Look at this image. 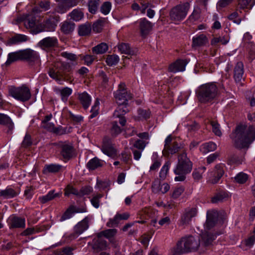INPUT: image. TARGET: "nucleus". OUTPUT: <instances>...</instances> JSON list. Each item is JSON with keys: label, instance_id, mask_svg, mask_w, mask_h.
<instances>
[{"label": "nucleus", "instance_id": "a18cd8bd", "mask_svg": "<svg viewBox=\"0 0 255 255\" xmlns=\"http://www.w3.org/2000/svg\"><path fill=\"white\" fill-rule=\"evenodd\" d=\"M170 165V163L169 161H167L162 167L159 175V178L160 180H164L166 178L167 173L168 172Z\"/></svg>", "mask_w": 255, "mask_h": 255}, {"label": "nucleus", "instance_id": "f8f14e48", "mask_svg": "<svg viewBox=\"0 0 255 255\" xmlns=\"http://www.w3.org/2000/svg\"><path fill=\"white\" fill-rule=\"evenodd\" d=\"M101 149L104 153L110 157L114 158L117 156V150L113 146L111 140L108 138L104 139Z\"/></svg>", "mask_w": 255, "mask_h": 255}, {"label": "nucleus", "instance_id": "6e6d98bb", "mask_svg": "<svg viewBox=\"0 0 255 255\" xmlns=\"http://www.w3.org/2000/svg\"><path fill=\"white\" fill-rule=\"evenodd\" d=\"M119 61V58L116 55H109L106 59V63L109 66H113L117 64Z\"/></svg>", "mask_w": 255, "mask_h": 255}, {"label": "nucleus", "instance_id": "8fccbe9b", "mask_svg": "<svg viewBox=\"0 0 255 255\" xmlns=\"http://www.w3.org/2000/svg\"><path fill=\"white\" fill-rule=\"evenodd\" d=\"M118 233V231L116 229H111L104 230L101 232V234L104 237L110 240L116 236Z\"/></svg>", "mask_w": 255, "mask_h": 255}, {"label": "nucleus", "instance_id": "2f4dec72", "mask_svg": "<svg viewBox=\"0 0 255 255\" xmlns=\"http://www.w3.org/2000/svg\"><path fill=\"white\" fill-rule=\"evenodd\" d=\"M229 194L225 191H221L215 194L211 199L213 203H218L226 201L229 198Z\"/></svg>", "mask_w": 255, "mask_h": 255}, {"label": "nucleus", "instance_id": "1a4fd4ad", "mask_svg": "<svg viewBox=\"0 0 255 255\" xmlns=\"http://www.w3.org/2000/svg\"><path fill=\"white\" fill-rule=\"evenodd\" d=\"M59 21L60 16L59 15L50 16L42 23L40 24V27L37 28L35 31L36 32H41L44 31H53Z\"/></svg>", "mask_w": 255, "mask_h": 255}, {"label": "nucleus", "instance_id": "5fc2aeb1", "mask_svg": "<svg viewBox=\"0 0 255 255\" xmlns=\"http://www.w3.org/2000/svg\"><path fill=\"white\" fill-rule=\"evenodd\" d=\"M148 142L141 139H137L133 144L134 148L143 151Z\"/></svg>", "mask_w": 255, "mask_h": 255}, {"label": "nucleus", "instance_id": "4be33fe9", "mask_svg": "<svg viewBox=\"0 0 255 255\" xmlns=\"http://www.w3.org/2000/svg\"><path fill=\"white\" fill-rule=\"evenodd\" d=\"M153 25L145 18H141L139 21V28L141 34L145 36L151 30Z\"/></svg>", "mask_w": 255, "mask_h": 255}, {"label": "nucleus", "instance_id": "b1692460", "mask_svg": "<svg viewBox=\"0 0 255 255\" xmlns=\"http://www.w3.org/2000/svg\"><path fill=\"white\" fill-rule=\"evenodd\" d=\"M84 212H86V209H81L80 208H76L74 206H70L61 216L60 221L62 222L65 220L70 219L72 217L73 214L75 213Z\"/></svg>", "mask_w": 255, "mask_h": 255}, {"label": "nucleus", "instance_id": "412c9836", "mask_svg": "<svg viewBox=\"0 0 255 255\" xmlns=\"http://www.w3.org/2000/svg\"><path fill=\"white\" fill-rule=\"evenodd\" d=\"M244 73L243 63L242 62H238L234 69V78L236 82H240L242 81Z\"/></svg>", "mask_w": 255, "mask_h": 255}, {"label": "nucleus", "instance_id": "c03bdc74", "mask_svg": "<svg viewBox=\"0 0 255 255\" xmlns=\"http://www.w3.org/2000/svg\"><path fill=\"white\" fill-rule=\"evenodd\" d=\"M61 166L59 165H45L43 170V173L44 174H47L48 173H55L59 171L61 168Z\"/></svg>", "mask_w": 255, "mask_h": 255}, {"label": "nucleus", "instance_id": "49530a36", "mask_svg": "<svg viewBox=\"0 0 255 255\" xmlns=\"http://www.w3.org/2000/svg\"><path fill=\"white\" fill-rule=\"evenodd\" d=\"M235 181L239 184L245 183L249 179V175L243 172L239 173L235 177Z\"/></svg>", "mask_w": 255, "mask_h": 255}, {"label": "nucleus", "instance_id": "f3484780", "mask_svg": "<svg viewBox=\"0 0 255 255\" xmlns=\"http://www.w3.org/2000/svg\"><path fill=\"white\" fill-rule=\"evenodd\" d=\"M89 221L90 219L87 217L75 226L73 238L77 237L89 228Z\"/></svg>", "mask_w": 255, "mask_h": 255}, {"label": "nucleus", "instance_id": "72a5a7b5", "mask_svg": "<svg viewBox=\"0 0 255 255\" xmlns=\"http://www.w3.org/2000/svg\"><path fill=\"white\" fill-rule=\"evenodd\" d=\"M21 60L20 50L9 53L7 56V59L5 62V65L8 66L12 63Z\"/></svg>", "mask_w": 255, "mask_h": 255}, {"label": "nucleus", "instance_id": "ea45409f", "mask_svg": "<svg viewBox=\"0 0 255 255\" xmlns=\"http://www.w3.org/2000/svg\"><path fill=\"white\" fill-rule=\"evenodd\" d=\"M59 195V193H55L54 194V191L51 190L48 192V193L45 195L43 196L42 197H40L39 198V200L42 204H45L46 202H47L49 201H50L54 198H55L56 197H57Z\"/></svg>", "mask_w": 255, "mask_h": 255}, {"label": "nucleus", "instance_id": "603ef678", "mask_svg": "<svg viewBox=\"0 0 255 255\" xmlns=\"http://www.w3.org/2000/svg\"><path fill=\"white\" fill-rule=\"evenodd\" d=\"M152 159L153 163L150 167V170L153 171L157 170L161 164V160L160 158L157 156L156 154L153 155Z\"/></svg>", "mask_w": 255, "mask_h": 255}, {"label": "nucleus", "instance_id": "de8ad7c7", "mask_svg": "<svg viewBox=\"0 0 255 255\" xmlns=\"http://www.w3.org/2000/svg\"><path fill=\"white\" fill-rule=\"evenodd\" d=\"M0 196L4 198H10L16 195V192L12 188H8L0 191Z\"/></svg>", "mask_w": 255, "mask_h": 255}, {"label": "nucleus", "instance_id": "20e7f679", "mask_svg": "<svg viewBox=\"0 0 255 255\" xmlns=\"http://www.w3.org/2000/svg\"><path fill=\"white\" fill-rule=\"evenodd\" d=\"M192 169V163L183 152L178 157V163L174 170V173L177 175L174 180L176 181H183L186 175L191 172Z\"/></svg>", "mask_w": 255, "mask_h": 255}, {"label": "nucleus", "instance_id": "c9c22d12", "mask_svg": "<svg viewBox=\"0 0 255 255\" xmlns=\"http://www.w3.org/2000/svg\"><path fill=\"white\" fill-rule=\"evenodd\" d=\"M255 2L253 0H239L238 4V9H251Z\"/></svg>", "mask_w": 255, "mask_h": 255}, {"label": "nucleus", "instance_id": "338daca9", "mask_svg": "<svg viewBox=\"0 0 255 255\" xmlns=\"http://www.w3.org/2000/svg\"><path fill=\"white\" fill-rule=\"evenodd\" d=\"M238 16H239V14H238V12L234 11L233 13H232L231 14H230L228 16V17L230 20H232L234 23H235L237 24H239L242 21V19L241 18H237Z\"/></svg>", "mask_w": 255, "mask_h": 255}, {"label": "nucleus", "instance_id": "473e14b6", "mask_svg": "<svg viewBox=\"0 0 255 255\" xmlns=\"http://www.w3.org/2000/svg\"><path fill=\"white\" fill-rule=\"evenodd\" d=\"M103 165V161L97 157H94L87 163V167L90 170H95L99 167H102Z\"/></svg>", "mask_w": 255, "mask_h": 255}, {"label": "nucleus", "instance_id": "052dcab7", "mask_svg": "<svg viewBox=\"0 0 255 255\" xmlns=\"http://www.w3.org/2000/svg\"><path fill=\"white\" fill-rule=\"evenodd\" d=\"M93 191V188L90 186H86L81 188L79 191V196L89 195Z\"/></svg>", "mask_w": 255, "mask_h": 255}, {"label": "nucleus", "instance_id": "bb28decb", "mask_svg": "<svg viewBox=\"0 0 255 255\" xmlns=\"http://www.w3.org/2000/svg\"><path fill=\"white\" fill-rule=\"evenodd\" d=\"M224 166L223 164H218L215 166L214 177L210 180L211 183L216 184L219 181L224 173Z\"/></svg>", "mask_w": 255, "mask_h": 255}, {"label": "nucleus", "instance_id": "c756f323", "mask_svg": "<svg viewBox=\"0 0 255 255\" xmlns=\"http://www.w3.org/2000/svg\"><path fill=\"white\" fill-rule=\"evenodd\" d=\"M107 248V242L101 238L97 239L93 246V249L95 253H98Z\"/></svg>", "mask_w": 255, "mask_h": 255}, {"label": "nucleus", "instance_id": "680f3d73", "mask_svg": "<svg viewBox=\"0 0 255 255\" xmlns=\"http://www.w3.org/2000/svg\"><path fill=\"white\" fill-rule=\"evenodd\" d=\"M120 222V220L116 214L114 218L109 219L106 225L107 227L112 228L118 226Z\"/></svg>", "mask_w": 255, "mask_h": 255}, {"label": "nucleus", "instance_id": "864d4df0", "mask_svg": "<svg viewBox=\"0 0 255 255\" xmlns=\"http://www.w3.org/2000/svg\"><path fill=\"white\" fill-rule=\"evenodd\" d=\"M111 125V133L113 136H116L122 132V129L118 125V121L112 122Z\"/></svg>", "mask_w": 255, "mask_h": 255}, {"label": "nucleus", "instance_id": "0eeeda50", "mask_svg": "<svg viewBox=\"0 0 255 255\" xmlns=\"http://www.w3.org/2000/svg\"><path fill=\"white\" fill-rule=\"evenodd\" d=\"M9 94L14 99L22 102L28 101L31 96L29 88L24 85L18 87H10Z\"/></svg>", "mask_w": 255, "mask_h": 255}, {"label": "nucleus", "instance_id": "09e8293b", "mask_svg": "<svg viewBox=\"0 0 255 255\" xmlns=\"http://www.w3.org/2000/svg\"><path fill=\"white\" fill-rule=\"evenodd\" d=\"M206 169L205 167L195 169L192 173L193 177L195 181H199L202 178V174Z\"/></svg>", "mask_w": 255, "mask_h": 255}, {"label": "nucleus", "instance_id": "2eb2a0df", "mask_svg": "<svg viewBox=\"0 0 255 255\" xmlns=\"http://www.w3.org/2000/svg\"><path fill=\"white\" fill-rule=\"evenodd\" d=\"M188 63V60L187 59H178L175 62L169 65L168 71L172 73L183 71Z\"/></svg>", "mask_w": 255, "mask_h": 255}, {"label": "nucleus", "instance_id": "cd10ccee", "mask_svg": "<svg viewBox=\"0 0 255 255\" xmlns=\"http://www.w3.org/2000/svg\"><path fill=\"white\" fill-rule=\"evenodd\" d=\"M25 226V220L17 216H12L10 218L9 228H20Z\"/></svg>", "mask_w": 255, "mask_h": 255}, {"label": "nucleus", "instance_id": "9d476101", "mask_svg": "<svg viewBox=\"0 0 255 255\" xmlns=\"http://www.w3.org/2000/svg\"><path fill=\"white\" fill-rule=\"evenodd\" d=\"M181 148V144L173 140L171 135L167 137L165 140L163 152L167 154H173L178 152Z\"/></svg>", "mask_w": 255, "mask_h": 255}, {"label": "nucleus", "instance_id": "f257e3e1", "mask_svg": "<svg viewBox=\"0 0 255 255\" xmlns=\"http://www.w3.org/2000/svg\"><path fill=\"white\" fill-rule=\"evenodd\" d=\"M235 147L248 148L255 140V128L253 126L239 125L230 134Z\"/></svg>", "mask_w": 255, "mask_h": 255}, {"label": "nucleus", "instance_id": "393cba45", "mask_svg": "<svg viewBox=\"0 0 255 255\" xmlns=\"http://www.w3.org/2000/svg\"><path fill=\"white\" fill-rule=\"evenodd\" d=\"M75 24L73 22L65 20L60 24L61 32L66 35L71 34L74 30Z\"/></svg>", "mask_w": 255, "mask_h": 255}, {"label": "nucleus", "instance_id": "37998d69", "mask_svg": "<svg viewBox=\"0 0 255 255\" xmlns=\"http://www.w3.org/2000/svg\"><path fill=\"white\" fill-rule=\"evenodd\" d=\"M100 0H89L88 2V9L91 13H95L100 5Z\"/></svg>", "mask_w": 255, "mask_h": 255}, {"label": "nucleus", "instance_id": "a211bd4d", "mask_svg": "<svg viewBox=\"0 0 255 255\" xmlns=\"http://www.w3.org/2000/svg\"><path fill=\"white\" fill-rule=\"evenodd\" d=\"M0 125L7 128L6 133L11 134L14 128V123L7 115L0 113Z\"/></svg>", "mask_w": 255, "mask_h": 255}, {"label": "nucleus", "instance_id": "5701e85b", "mask_svg": "<svg viewBox=\"0 0 255 255\" xmlns=\"http://www.w3.org/2000/svg\"><path fill=\"white\" fill-rule=\"evenodd\" d=\"M197 214V210L195 208H191L185 211L182 216L181 223L182 225H187L190 222L192 218L194 217Z\"/></svg>", "mask_w": 255, "mask_h": 255}, {"label": "nucleus", "instance_id": "69168bd1", "mask_svg": "<svg viewBox=\"0 0 255 255\" xmlns=\"http://www.w3.org/2000/svg\"><path fill=\"white\" fill-rule=\"evenodd\" d=\"M111 8V3L110 2H105L101 7V11L104 14H107L109 13Z\"/></svg>", "mask_w": 255, "mask_h": 255}, {"label": "nucleus", "instance_id": "423d86ee", "mask_svg": "<svg viewBox=\"0 0 255 255\" xmlns=\"http://www.w3.org/2000/svg\"><path fill=\"white\" fill-rule=\"evenodd\" d=\"M189 9L190 4L187 2L174 6L169 12L170 20L175 22L183 20L186 17Z\"/></svg>", "mask_w": 255, "mask_h": 255}, {"label": "nucleus", "instance_id": "79ce46f5", "mask_svg": "<svg viewBox=\"0 0 255 255\" xmlns=\"http://www.w3.org/2000/svg\"><path fill=\"white\" fill-rule=\"evenodd\" d=\"M28 37L23 34H16L12 37L10 40V43L11 44H15L18 43H21L27 41Z\"/></svg>", "mask_w": 255, "mask_h": 255}, {"label": "nucleus", "instance_id": "13d9d810", "mask_svg": "<svg viewBox=\"0 0 255 255\" xmlns=\"http://www.w3.org/2000/svg\"><path fill=\"white\" fill-rule=\"evenodd\" d=\"M100 104V102L98 99L96 100L95 102L94 105L92 106V109L91 110V113L92 114L90 115V118L91 119H93L96 117L99 114V106Z\"/></svg>", "mask_w": 255, "mask_h": 255}, {"label": "nucleus", "instance_id": "9b49d317", "mask_svg": "<svg viewBox=\"0 0 255 255\" xmlns=\"http://www.w3.org/2000/svg\"><path fill=\"white\" fill-rule=\"evenodd\" d=\"M58 146L60 148V154L65 159H69L74 154V148L72 144L67 142L60 141L58 143Z\"/></svg>", "mask_w": 255, "mask_h": 255}, {"label": "nucleus", "instance_id": "bf43d9fd", "mask_svg": "<svg viewBox=\"0 0 255 255\" xmlns=\"http://www.w3.org/2000/svg\"><path fill=\"white\" fill-rule=\"evenodd\" d=\"M103 197V195L100 193L93 195L92 198L91 199V202L95 208H99L100 206V199Z\"/></svg>", "mask_w": 255, "mask_h": 255}, {"label": "nucleus", "instance_id": "58836bf2", "mask_svg": "<svg viewBox=\"0 0 255 255\" xmlns=\"http://www.w3.org/2000/svg\"><path fill=\"white\" fill-rule=\"evenodd\" d=\"M71 19L75 21H78L84 17V13L81 10L75 9L69 14Z\"/></svg>", "mask_w": 255, "mask_h": 255}, {"label": "nucleus", "instance_id": "aec40b11", "mask_svg": "<svg viewBox=\"0 0 255 255\" xmlns=\"http://www.w3.org/2000/svg\"><path fill=\"white\" fill-rule=\"evenodd\" d=\"M39 45L43 49L53 48L57 46L58 40L55 37H47L40 40Z\"/></svg>", "mask_w": 255, "mask_h": 255}, {"label": "nucleus", "instance_id": "7c9ffc66", "mask_svg": "<svg viewBox=\"0 0 255 255\" xmlns=\"http://www.w3.org/2000/svg\"><path fill=\"white\" fill-rule=\"evenodd\" d=\"M92 30L91 25L89 22L81 24L78 27V34L81 36L88 35Z\"/></svg>", "mask_w": 255, "mask_h": 255}, {"label": "nucleus", "instance_id": "39448f33", "mask_svg": "<svg viewBox=\"0 0 255 255\" xmlns=\"http://www.w3.org/2000/svg\"><path fill=\"white\" fill-rule=\"evenodd\" d=\"M218 94L217 86L214 83L201 85L197 91L198 99L201 103H206L214 99Z\"/></svg>", "mask_w": 255, "mask_h": 255}, {"label": "nucleus", "instance_id": "e433bc0d", "mask_svg": "<svg viewBox=\"0 0 255 255\" xmlns=\"http://www.w3.org/2000/svg\"><path fill=\"white\" fill-rule=\"evenodd\" d=\"M108 50V46L106 43H101L92 48L93 53L102 54L106 53Z\"/></svg>", "mask_w": 255, "mask_h": 255}, {"label": "nucleus", "instance_id": "0e129e2a", "mask_svg": "<svg viewBox=\"0 0 255 255\" xmlns=\"http://www.w3.org/2000/svg\"><path fill=\"white\" fill-rule=\"evenodd\" d=\"M137 112L138 115V118L140 120H146L149 118L150 117V112L149 111L139 109Z\"/></svg>", "mask_w": 255, "mask_h": 255}, {"label": "nucleus", "instance_id": "4468645a", "mask_svg": "<svg viewBox=\"0 0 255 255\" xmlns=\"http://www.w3.org/2000/svg\"><path fill=\"white\" fill-rule=\"evenodd\" d=\"M21 60H25L29 63L34 62L39 60L37 52L30 49L20 50Z\"/></svg>", "mask_w": 255, "mask_h": 255}, {"label": "nucleus", "instance_id": "f03ea898", "mask_svg": "<svg viewBox=\"0 0 255 255\" xmlns=\"http://www.w3.org/2000/svg\"><path fill=\"white\" fill-rule=\"evenodd\" d=\"M200 247V240L192 236L182 238L175 247L171 249L173 255L197 251Z\"/></svg>", "mask_w": 255, "mask_h": 255}, {"label": "nucleus", "instance_id": "4c0bfd02", "mask_svg": "<svg viewBox=\"0 0 255 255\" xmlns=\"http://www.w3.org/2000/svg\"><path fill=\"white\" fill-rule=\"evenodd\" d=\"M119 51L122 54L128 55H133L134 51L130 48L129 44L128 43H122L118 45Z\"/></svg>", "mask_w": 255, "mask_h": 255}, {"label": "nucleus", "instance_id": "ddd939ff", "mask_svg": "<svg viewBox=\"0 0 255 255\" xmlns=\"http://www.w3.org/2000/svg\"><path fill=\"white\" fill-rule=\"evenodd\" d=\"M218 216V213L215 210L207 211L206 221L204 225L206 230H209L214 227L217 221Z\"/></svg>", "mask_w": 255, "mask_h": 255}, {"label": "nucleus", "instance_id": "774afa93", "mask_svg": "<svg viewBox=\"0 0 255 255\" xmlns=\"http://www.w3.org/2000/svg\"><path fill=\"white\" fill-rule=\"evenodd\" d=\"M32 142L30 135L28 133H26L21 143V146L23 147H27L30 146L32 144Z\"/></svg>", "mask_w": 255, "mask_h": 255}, {"label": "nucleus", "instance_id": "f704fd0d", "mask_svg": "<svg viewBox=\"0 0 255 255\" xmlns=\"http://www.w3.org/2000/svg\"><path fill=\"white\" fill-rule=\"evenodd\" d=\"M78 98L83 108L87 109L91 103V97L87 93L84 92L79 94Z\"/></svg>", "mask_w": 255, "mask_h": 255}, {"label": "nucleus", "instance_id": "a878e982", "mask_svg": "<svg viewBox=\"0 0 255 255\" xmlns=\"http://www.w3.org/2000/svg\"><path fill=\"white\" fill-rule=\"evenodd\" d=\"M214 239L212 234L207 232L203 233L201 236V244L200 243L202 250H204V248L210 246Z\"/></svg>", "mask_w": 255, "mask_h": 255}, {"label": "nucleus", "instance_id": "6e6552de", "mask_svg": "<svg viewBox=\"0 0 255 255\" xmlns=\"http://www.w3.org/2000/svg\"><path fill=\"white\" fill-rule=\"evenodd\" d=\"M115 98L119 105H127L128 101L132 99V95L127 90L126 84L122 83L119 85L118 89L115 93Z\"/></svg>", "mask_w": 255, "mask_h": 255}, {"label": "nucleus", "instance_id": "7ed1b4c3", "mask_svg": "<svg viewBox=\"0 0 255 255\" xmlns=\"http://www.w3.org/2000/svg\"><path fill=\"white\" fill-rule=\"evenodd\" d=\"M72 68L68 63L57 62L54 67L49 69V76L56 81L65 80L71 82L73 76L71 74Z\"/></svg>", "mask_w": 255, "mask_h": 255}, {"label": "nucleus", "instance_id": "e2e57ef3", "mask_svg": "<svg viewBox=\"0 0 255 255\" xmlns=\"http://www.w3.org/2000/svg\"><path fill=\"white\" fill-rule=\"evenodd\" d=\"M210 124L212 127L213 132L217 136H221L222 135L221 131L219 128V125L215 121H211Z\"/></svg>", "mask_w": 255, "mask_h": 255}, {"label": "nucleus", "instance_id": "6ab92c4d", "mask_svg": "<svg viewBox=\"0 0 255 255\" xmlns=\"http://www.w3.org/2000/svg\"><path fill=\"white\" fill-rule=\"evenodd\" d=\"M230 31V30L229 28H225L224 30L225 34L212 38L211 41V44L213 46L216 45L218 43H221L223 45L227 44L229 42L230 38L229 35Z\"/></svg>", "mask_w": 255, "mask_h": 255}, {"label": "nucleus", "instance_id": "c85d7f7f", "mask_svg": "<svg viewBox=\"0 0 255 255\" xmlns=\"http://www.w3.org/2000/svg\"><path fill=\"white\" fill-rule=\"evenodd\" d=\"M208 42V40L206 36L200 34L193 38L192 46L194 48L203 46L206 45Z\"/></svg>", "mask_w": 255, "mask_h": 255}, {"label": "nucleus", "instance_id": "4d7b16f0", "mask_svg": "<svg viewBox=\"0 0 255 255\" xmlns=\"http://www.w3.org/2000/svg\"><path fill=\"white\" fill-rule=\"evenodd\" d=\"M128 112V110L126 107V105L120 106L117 108L114 114V117H119L123 116Z\"/></svg>", "mask_w": 255, "mask_h": 255}, {"label": "nucleus", "instance_id": "3c124183", "mask_svg": "<svg viewBox=\"0 0 255 255\" xmlns=\"http://www.w3.org/2000/svg\"><path fill=\"white\" fill-rule=\"evenodd\" d=\"M61 99L64 102H66L68 97L72 94V90L69 87H65L59 90Z\"/></svg>", "mask_w": 255, "mask_h": 255}, {"label": "nucleus", "instance_id": "dca6fc26", "mask_svg": "<svg viewBox=\"0 0 255 255\" xmlns=\"http://www.w3.org/2000/svg\"><path fill=\"white\" fill-rule=\"evenodd\" d=\"M24 25L26 28L30 29L33 33L36 34L35 31L40 27V24H38L36 17L33 15H29L24 20Z\"/></svg>", "mask_w": 255, "mask_h": 255}, {"label": "nucleus", "instance_id": "a19ab883", "mask_svg": "<svg viewBox=\"0 0 255 255\" xmlns=\"http://www.w3.org/2000/svg\"><path fill=\"white\" fill-rule=\"evenodd\" d=\"M217 145L213 142H209L202 145L201 150L204 153L212 151L216 149Z\"/></svg>", "mask_w": 255, "mask_h": 255}]
</instances>
